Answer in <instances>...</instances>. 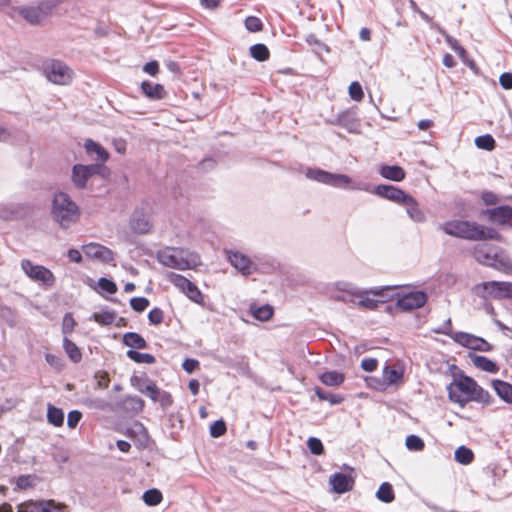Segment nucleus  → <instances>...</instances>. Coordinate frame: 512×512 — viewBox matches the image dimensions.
Instances as JSON below:
<instances>
[{"mask_svg":"<svg viewBox=\"0 0 512 512\" xmlns=\"http://www.w3.org/2000/svg\"><path fill=\"white\" fill-rule=\"evenodd\" d=\"M446 389L449 400L462 408L469 402H477L484 405H490L493 402L489 392L462 371L453 374V380L447 385Z\"/></svg>","mask_w":512,"mask_h":512,"instance_id":"f257e3e1","label":"nucleus"},{"mask_svg":"<svg viewBox=\"0 0 512 512\" xmlns=\"http://www.w3.org/2000/svg\"><path fill=\"white\" fill-rule=\"evenodd\" d=\"M445 234L471 241L500 240L501 235L494 228L466 220H450L439 224Z\"/></svg>","mask_w":512,"mask_h":512,"instance_id":"f03ea898","label":"nucleus"},{"mask_svg":"<svg viewBox=\"0 0 512 512\" xmlns=\"http://www.w3.org/2000/svg\"><path fill=\"white\" fill-rule=\"evenodd\" d=\"M305 175L310 180L335 188L371 192V185L369 183L354 181L351 177L345 174L331 173L319 168H308Z\"/></svg>","mask_w":512,"mask_h":512,"instance_id":"7ed1b4c3","label":"nucleus"},{"mask_svg":"<svg viewBox=\"0 0 512 512\" xmlns=\"http://www.w3.org/2000/svg\"><path fill=\"white\" fill-rule=\"evenodd\" d=\"M51 216L62 229H67L79 220L80 209L67 193L58 192L52 200Z\"/></svg>","mask_w":512,"mask_h":512,"instance_id":"20e7f679","label":"nucleus"},{"mask_svg":"<svg viewBox=\"0 0 512 512\" xmlns=\"http://www.w3.org/2000/svg\"><path fill=\"white\" fill-rule=\"evenodd\" d=\"M473 255L476 261L482 265H486L505 272L512 273V261L506 252L494 245L480 243L474 246Z\"/></svg>","mask_w":512,"mask_h":512,"instance_id":"39448f33","label":"nucleus"},{"mask_svg":"<svg viewBox=\"0 0 512 512\" xmlns=\"http://www.w3.org/2000/svg\"><path fill=\"white\" fill-rule=\"evenodd\" d=\"M157 260L162 265L177 270L194 269L201 264L198 254L171 247L158 251Z\"/></svg>","mask_w":512,"mask_h":512,"instance_id":"423d86ee","label":"nucleus"},{"mask_svg":"<svg viewBox=\"0 0 512 512\" xmlns=\"http://www.w3.org/2000/svg\"><path fill=\"white\" fill-rule=\"evenodd\" d=\"M56 6L57 3L54 0H41L30 5H24L20 11V17L30 25L41 26L47 22Z\"/></svg>","mask_w":512,"mask_h":512,"instance_id":"0eeeda50","label":"nucleus"},{"mask_svg":"<svg viewBox=\"0 0 512 512\" xmlns=\"http://www.w3.org/2000/svg\"><path fill=\"white\" fill-rule=\"evenodd\" d=\"M435 333L450 336L458 344L472 350L488 352L492 346L485 339L474 336L466 332H453L451 328V319H447L445 324L434 330Z\"/></svg>","mask_w":512,"mask_h":512,"instance_id":"6e6552de","label":"nucleus"},{"mask_svg":"<svg viewBox=\"0 0 512 512\" xmlns=\"http://www.w3.org/2000/svg\"><path fill=\"white\" fill-rule=\"evenodd\" d=\"M47 80L56 85H69L73 78V70L64 62L56 59L47 60L42 65Z\"/></svg>","mask_w":512,"mask_h":512,"instance_id":"1a4fd4ad","label":"nucleus"},{"mask_svg":"<svg viewBox=\"0 0 512 512\" xmlns=\"http://www.w3.org/2000/svg\"><path fill=\"white\" fill-rule=\"evenodd\" d=\"M21 269L27 277L35 282L48 287L53 286L55 283V277L48 268L34 264L28 259H23L21 261Z\"/></svg>","mask_w":512,"mask_h":512,"instance_id":"9d476101","label":"nucleus"},{"mask_svg":"<svg viewBox=\"0 0 512 512\" xmlns=\"http://www.w3.org/2000/svg\"><path fill=\"white\" fill-rule=\"evenodd\" d=\"M168 280L177 287L182 293H184L191 301L201 304L203 302V295L199 288L188 280L186 277L176 274L169 273L167 276Z\"/></svg>","mask_w":512,"mask_h":512,"instance_id":"9b49d317","label":"nucleus"},{"mask_svg":"<svg viewBox=\"0 0 512 512\" xmlns=\"http://www.w3.org/2000/svg\"><path fill=\"white\" fill-rule=\"evenodd\" d=\"M332 125H338L346 129L349 133H361V121L358 117L357 108H349L340 113L335 119L329 121Z\"/></svg>","mask_w":512,"mask_h":512,"instance_id":"f8f14e48","label":"nucleus"},{"mask_svg":"<svg viewBox=\"0 0 512 512\" xmlns=\"http://www.w3.org/2000/svg\"><path fill=\"white\" fill-rule=\"evenodd\" d=\"M229 263L243 276H250L258 271L257 264L247 255L239 251H226Z\"/></svg>","mask_w":512,"mask_h":512,"instance_id":"ddd939ff","label":"nucleus"},{"mask_svg":"<svg viewBox=\"0 0 512 512\" xmlns=\"http://www.w3.org/2000/svg\"><path fill=\"white\" fill-rule=\"evenodd\" d=\"M483 297H492L495 299L509 298L512 299V283L490 281L481 284Z\"/></svg>","mask_w":512,"mask_h":512,"instance_id":"4468645a","label":"nucleus"},{"mask_svg":"<svg viewBox=\"0 0 512 512\" xmlns=\"http://www.w3.org/2000/svg\"><path fill=\"white\" fill-rule=\"evenodd\" d=\"M101 170V165L99 164H90V165H82L76 164L72 168V182L73 184L79 188H85L87 181L95 174H98Z\"/></svg>","mask_w":512,"mask_h":512,"instance_id":"2eb2a0df","label":"nucleus"},{"mask_svg":"<svg viewBox=\"0 0 512 512\" xmlns=\"http://www.w3.org/2000/svg\"><path fill=\"white\" fill-rule=\"evenodd\" d=\"M428 300L424 291H412L398 298L397 307L402 311H412L423 307Z\"/></svg>","mask_w":512,"mask_h":512,"instance_id":"dca6fc26","label":"nucleus"},{"mask_svg":"<svg viewBox=\"0 0 512 512\" xmlns=\"http://www.w3.org/2000/svg\"><path fill=\"white\" fill-rule=\"evenodd\" d=\"M379 197L387 199L389 201L395 202L397 204L402 205L410 194H407L400 188H397L393 185L381 184L377 185L374 188L371 187V192Z\"/></svg>","mask_w":512,"mask_h":512,"instance_id":"f3484780","label":"nucleus"},{"mask_svg":"<svg viewBox=\"0 0 512 512\" xmlns=\"http://www.w3.org/2000/svg\"><path fill=\"white\" fill-rule=\"evenodd\" d=\"M485 215L488 220L498 226L512 228V207L501 205L495 208L487 209Z\"/></svg>","mask_w":512,"mask_h":512,"instance_id":"a211bd4d","label":"nucleus"},{"mask_svg":"<svg viewBox=\"0 0 512 512\" xmlns=\"http://www.w3.org/2000/svg\"><path fill=\"white\" fill-rule=\"evenodd\" d=\"M83 252L89 258L96 259L101 261L102 263H110L114 260V252L109 248L97 244L90 243L83 246Z\"/></svg>","mask_w":512,"mask_h":512,"instance_id":"6ab92c4d","label":"nucleus"},{"mask_svg":"<svg viewBox=\"0 0 512 512\" xmlns=\"http://www.w3.org/2000/svg\"><path fill=\"white\" fill-rule=\"evenodd\" d=\"M391 290H393V287H390V286L374 288V289H370L369 291L364 290L366 293L363 294L362 297H359L360 300L356 301V306H358L360 308H364V309L375 310L378 308L380 301L376 300L374 298L368 297V294H373L375 296H380V297H386L387 292H389Z\"/></svg>","mask_w":512,"mask_h":512,"instance_id":"aec40b11","label":"nucleus"},{"mask_svg":"<svg viewBox=\"0 0 512 512\" xmlns=\"http://www.w3.org/2000/svg\"><path fill=\"white\" fill-rule=\"evenodd\" d=\"M131 384L140 393L145 394L152 401L155 400V395L157 394L159 388L152 380L146 377L132 376Z\"/></svg>","mask_w":512,"mask_h":512,"instance_id":"412c9836","label":"nucleus"},{"mask_svg":"<svg viewBox=\"0 0 512 512\" xmlns=\"http://www.w3.org/2000/svg\"><path fill=\"white\" fill-rule=\"evenodd\" d=\"M131 229L139 234H145L149 232L151 225L147 215L142 209H136L130 220Z\"/></svg>","mask_w":512,"mask_h":512,"instance_id":"4be33fe9","label":"nucleus"},{"mask_svg":"<svg viewBox=\"0 0 512 512\" xmlns=\"http://www.w3.org/2000/svg\"><path fill=\"white\" fill-rule=\"evenodd\" d=\"M330 484L335 493L342 494L352 489L354 481L344 473H335L330 477Z\"/></svg>","mask_w":512,"mask_h":512,"instance_id":"5701e85b","label":"nucleus"},{"mask_svg":"<svg viewBox=\"0 0 512 512\" xmlns=\"http://www.w3.org/2000/svg\"><path fill=\"white\" fill-rule=\"evenodd\" d=\"M491 387L497 396L507 404H512V384L500 379L491 381Z\"/></svg>","mask_w":512,"mask_h":512,"instance_id":"b1692460","label":"nucleus"},{"mask_svg":"<svg viewBox=\"0 0 512 512\" xmlns=\"http://www.w3.org/2000/svg\"><path fill=\"white\" fill-rule=\"evenodd\" d=\"M142 93L151 100H161L166 97V91L161 84H155L150 81L141 83Z\"/></svg>","mask_w":512,"mask_h":512,"instance_id":"393cba45","label":"nucleus"},{"mask_svg":"<svg viewBox=\"0 0 512 512\" xmlns=\"http://www.w3.org/2000/svg\"><path fill=\"white\" fill-rule=\"evenodd\" d=\"M406 208V212L411 220L417 223L426 221L424 212L419 208L418 202L411 195L408 196L407 201L402 204Z\"/></svg>","mask_w":512,"mask_h":512,"instance_id":"a878e982","label":"nucleus"},{"mask_svg":"<svg viewBox=\"0 0 512 512\" xmlns=\"http://www.w3.org/2000/svg\"><path fill=\"white\" fill-rule=\"evenodd\" d=\"M84 148L89 155H95V160L104 163L109 158L108 152L97 142L87 139Z\"/></svg>","mask_w":512,"mask_h":512,"instance_id":"bb28decb","label":"nucleus"},{"mask_svg":"<svg viewBox=\"0 0 512 512\" xmlns=\"http://www.w3.org/2000/svg\"><path fill=\"white\" fill-rule=\"evenodd\" d=\"M404 371L396 366L386 365L383 368V379L388 385H398L403 380Z\"/></svg>","mask_w":512,"mask_h":512,"instance_id":"cd10ccee","label":"nucleus"},{"mask_svg":"<svg viewBox=\"0 0 512 512\" xmlns=\"http://www.w3.org/2000/svg\"><path fill=\"white\" fill-rule=\"evenodd\" d=\"M380 175L388 180L399 182L405 178V171L398 165H383L380 168Z\"/></svg>","mask_w":512,"mask_h":512,"instance_id":"c85d7f7f","label":"nucleus"},{"mask_svg":"<svg viewBox=\"0 0 512 512\" xmlns=\"http://www.w3.org/2000/svg\"><path fill=\"white\" fill-rule=\"evenodd\" d=\"M471 360L474 366L482 371L489 373H497L499 371L498 365L485 356L472 355Z\"/></svg>","mask_w":512,"mask_h":512,"instance_id":"c756f323","label":"nucleus"},{"mask_svg":"<svg viewBox=\"0 0 512 512\" xmlns=\"http://www.w3.org/2000/svg\"><path fill=\"white\" fill-rule=\"evenodd\" d=\"M124 345L134 349H145L147 348L146 340L136 332H127L123 335Z\"/></svg>","mask_w":512,"mask_h":512,"instance_id":"7c9ffc66","label":"nucleus"},{"mask_svg":"<svg viewBox=\"0 0 512 512\" xmlns=\"http://www.w3.org/2000/svg\"><path fill=\"white\" fill-rule=\"evenodd\" d=\"M335 288L339 293H346L351 297H362L366 292L351 282L339 281L335 283Z\"/></svg>","mask_w":512,"mask_h":512,"instance_id":"2f4dec72","label":"nucleus"},{"mask_svg":"<svg viewBox=\"0 0 512 512\" xmlns=\"http://www.w3.org/2000/svg\"><path fill=\"white\" fill-rule=\"evenodd\" d=\"M47 421L55 427H60L64 423V412L62 409L48 404L47 407Z\"/></svg>","mask_w":512,"mask_h":512,"instance_id":"473e14b6","label":"nucleus"},{"mask_svg":"<svg viewBox=\"0 0 512 512\" xmlns=\"http://www.w3.org/2000/svg\"><path fill=\"white\" fill-rule=\"evenodd\" d=\"M344 374L337 371L324 372L320 376V380L327 386H339L344 382Z\"/></svg>","mask_w":512,"mask_h":512,"instance_id":"72a5a7b5","label":"nucleus"},{"mask_svg":"<svg viewBox=\"0 0 512 512\" xmlns=\"http://www.w3.org/2000/svg\"><path fill=\"white\" fill-rule=\"evenodd\" d=\"M63 348L67 353L68 357L74 362L78 363L82 359V354L78 346L72 342L70 339L65 337L63 339Z\"/></svg>","mask_w":512,"mask_h":512,"instance_id":"f704fd0d","label":"nucleus"},{"mask_svg":"<svg viewBox=\"0 0 512 512\" xmlns=\"http://www.w3.org/2000/svg\"><path fill=\"white\" fill-rule=\"evenodd\" d=\"M378 500L384 503H390L394 500V490L389 482H383L376 492Z\"/></svg>","mask_w":512,"mask_h":512,"instance_id":"c9c22d12","label":"nucleus"},{"mask_svg":"<svg viewBox=\"0 0 512 512\" xmlns=\"http://www.w3.org/2000/svg\"><path fill=\"white\" fill-rule=\"evenodd\" d=\"M455 460L463 465L470 464L474 459L473 451L465 446H460L454 453Z\"/></svg>","mask_w":512,"mask_h":512,"instance_id":"e433bc0d","label":"nucleus"},{"mask_svg":"<svg viewBox=\"0 0 512 512\" xmlns=\"http://www.w3.org/2000/svg\"><path fill=\"white\" fill-rule=\"evenodd\" d=\"M314 391L321 401H328L331 405L340 404L343 401V397L341 395L331 393L323 390L322 388L316 387Z\"/></svg>","mask_w":512,"mask_h":512,"instance_id":"4c0bfd02","label":"nucleus"},{"mask_svg":"<svg viewBox=\"0 0 512 512\" xmlns=\"http://www.w3.org/2000/svg\"><path fill=\"white\" fill-rule=\"evenodd\" d=\"M126 355L129 359L133 360L136 363L153 364L156 361L155 357L152 354L141 353L133 349L128 350L126 352Z\"/></svg>","mask_w":512,"mask_h":512,"instance_id":"58836bf2","label":"nucleus"},{"mask_svg":"<svg viewBox=\"0 0 512 512\" xmlns=\"http://www.w3.org/2000/svg\"><path fill=\"white\" fill-rule=\"evenodd\" d=\"M273 308L272 306L266 304L260 307H251V313L254 318L260 321H267L269 320L273 315Z\"/></svg>","mask_w":512,"mask_h":512,"instance_id":"ea45409f","label":"nucleus"},{"mask_svg":"<svg viewBox=\"0 0 512 512\" xmlns=\"http://www.w3.org/2000/svg\"><path fill=\"white\" fill-rule=\"evenodd\" d=\"M20 207L16 204H0V218L12 220L18 216Z\"/></svg>","mask_w":512,"mask_h":512,"instance_id":"a19ab883","label":"nucleus"},{"mask_svg":"<svg viewBox=\"0 0 512 512\" xmlns=\"http://www.w3.org/2000/svg\"><path fill=\"white\" fill-rule=\"evenodd\" d=\"M251 56L257 61H266L269 58V50L266 45L258 43L250 47Z\"/></svg>","mask_w":512,"mask_h":512,"instance_id":"79ce46f5","label":"nucleus"},{"mask_svg":"<svg viewBox=\"0 0 512 512\" xmlns=\"http://www.w3.org/2000/svg\"><path fill=\"white\" fill-rule=\"evenodd\" d=\"M143 501L149 506L158 505L162 501V493L158 489H149L143 493Z\"/></svg>","mask_w":512,"mask_h":512,"instance_id":"37998d69","label":"nucleus"},{"mask_svg":"<svg viewBox=\"0 0 512 512\" xmlns=\"http://www.w3.org/2000/svg\"><path fill=\"white\" fill-rule=\"evenodd\" d=\"M475 145L480 149L492 151L495 148L496 142L490 134H485L476 137Z\"/></svg>","mask_w":512,"mask_h":512,"instance_id":"c03bdc74","label":"nucleus"},{"mask_svg":"<svg viewBox=\"0 0 512 512\" xmlns=\"http://www.w3.org/2000/svg\"><path fill=\"white\" fill-rule=\"evenodd\" d=\"M116 318V313L111 311L96 312L93 319L102 325H111Z\"/></svg>","mask_w":512,"mask_h":512,"instance_id":"a18cd8bd","label":"nucleus"},{"mask_svg":"<svg viewBox=\"0 0 512 512\" xmlns=\"http://www.w3.org/2000/svg\"><path fill=\"white\" fill-rule=\"evenodd\" d=\"M405 445L411 451H421L425 446L424 441L417 435L407 436Z\"/></svg>","mask_w":512,"mask_h":512,"instance_id":"49530a36","label":"nucleus"},{"mask_svg":"<svg viewBox=\"0 0 512 512\" xmlns=\"http://www.w3.org/2000/svg\"><path fill=\"white\" fill-rule=\"evenodd\" d=\"M42 509H43L42 501H40V502L28 501V502L21 503L18 506L17 512H42Z\"/></svg>","mask_w":512,"mask_h":512,"instance_id":"de8ad7c7","label":"nucleus"},{"mask_svg":"<svg viewBox=\"0 0 512 512\" xmlns=\"http://www.w3.org/2000/svg\"><path fill=\"white\" fill-rule=\"evenodd\" d=\"M245 27L249 32H259L263 28L262 21L255 16H249L245 19Z\"/></svg>","mask_w":512,"mask_h":512,"instance_id":"09e8293b","label":"nucleus"},{"mask_svg":"<svg viewBox=\"0 0 512 512\" xmlns=\"http://www.w3.org/2000/svg\"><path fill=\"white\" fill-rule=\"evenodd\" d=\"M153 401L159 402L163 408H167L173 403L171 394L161 389L158 390Z\"/></svg>","mask_w":512,"mask_h":512,"instance_id":"8fccbe9b","label":"nucleus"},{"mask_svg":"<svg viewBox=\"0 0 512 512\" xmlns=\"http://www.w3.org/2000/svg\"><path fill=\"white\" fill-rule=\"evenodd\" d=\"M1 6H5V13L12 19H16L18 16L20 17V11L23 9V6H12L10 5V0H1Z\"/></svg>","mask_w":512,"mask_h":512,"instance_id":"3c124183","label":"nucleus"},{"mask_svg":"<svg viewBox=\"0 0 512 512\" xmlns=\"http://www.w3.org/2000/svg\"><path fill=\"white\" fill-rule=\"evenodd\" d=\"M149 304V300L145 297H133L130 300V305L136 312H143L149 306Z\"/></svg>","mask_w":512,"mask_h":512,"instance_id":"603ef678","label":"nucleus"},{"mask_svg":"<svg viewBox=\"0 0 512 512\" xmlns=\"http://www.w3.org/2000/svg\"><path fill=\"white\" fill-rule=\"evenodd\" d=\"M307 446L310 452L314 455H321L324 452V447L321 440L316 437H310L307 440Z\"/></svg>","mask_w":512,"mask_h":512,"instance_id":"864d4df0","label":"nucleus"},{"mask_svg":"<svg viewBox=\"0 0 512 512\" xmlns=\"http://www.w3.org/2000/svg\"><path fill=\"white\" fill-rule=\"evenodd\" d=\"M348 92L350 97L355 101H361L364 97L362 87L357 81H354L349 85Z\"/></svg>","mask_w":512,"mask_h":512,"instance_id":"5fc2aeb1","label":"nucleus"},{"mask_svg":"<svg viewBox=\"0 0 512 512\" xmlns=\"http://www.w3.org/2000/svg\"><path fill=\"white\" fill-rule=\"evenodd\" d=\"M226 432V424L223 420H217L210 426V434L212 437L217 438Z\"/></svg>","mask_w":512,"mask_h":512,"instance_id":"6e6d98bb","label":"nucleus"},{"mask_svg":"<svg viewBox=\"0 0 512 512\" xmlns=\"http://www.w3.org/2000/svg\"><path fill=\"white\" fill-rule=\"evenodd\" d=\"M98 286L100 287V289H102L103 291H105L109 294H114L117 291L116 284L112 280H109L105 277H101L98 280Z\"/></svg>","mask_w":512,"mask_h":512,"instance_id":"4d7b16f0","label":"nucleus"},{"mask_svg":"<svg viewBox=\"0 0 512 512\" xmlns=\"http://www.w3.org/2000/svg\"><path fill=\"white\" fill-rule=\"evenodd\" d=\"M163 316V311L160 308L155 307L148 313V320L152 325H159L163 321Z\"/></svg>","mask_w":512,"mask_h":512,"instance_id":"13d9d810","label":"nucleus"},{"mask_svg":"<svg viewBox=\"0 0 512 512\" xmlns=\"http://www.w3.org/2000/svg\"><path fill=\"white\" fill-rule=\"evenodd\" d=\"M76 325V322L72 316V314L70 313H67L65 314L64 318H63V323H62V332L63 334H69L73 331L74 327Z\"/></svg>","mask_w":512,"mask_h":512,"instance_id":"bf43d9fd","label":"nucleus"},{"mask_svg":"<svg viewBox=\"0 0 512 512\" xmlns=\"http://www.w3.org/2000/svg\"><path fill=\"white\" fill-rule=\"evenodd\" d=\"M33 485V477L30 475H21L16 480V489L25 490Z\"/></svg>","mask_w":512,"mask_h":512,"instance_id":"052dcab7","label":"nucleus"},{"mask_svg":"<svg viewBox=\"0 0 512 512\" xmlns=\"http://www.w3.org/2000/svg\"><path fill=\"white\" fill-rule=\"evenodd\" d=\"M481 199L487 206L496 205L500 201L499 197L492 191L482 192Z\"/></svg>","mask_w":512,"mask_h":512,"instance_id":"680f3d73","label":"nucleus"},{"mask_svg":"<svg viewBox=\"0 0 512 512\" xmlns=\"http://www.w3.org/2000/svg\"><path fill=\"white\" fill-rule=\"evenodd\" d=\"M82 418V413L78 410H72L68 413L67 425L69 428H75Z\"/></svg>","mask_w":512,"mask_h":512,"instance_id":"e2e57ef3","label":"nucleus"},{"mask_svg":"<svg viewBox=\"0 0 512 512\" xmlns=\"http://www.w3.org/2000/svg\"><path fill=\"white\" fill-rule=\"evenodd\" d=\"M42 512H64V507L55 504L53 501H42Z\"/></svg>","mask_w":512,"mask_h":512,"instance_id":"0e129e2a","label":"nucleus"},{"mask_svg":"<svg viewBox=\"0 0 512 512\" xmlns=\"http://www.w3.org/2000/svg\"><path fill=\"white\" fill-rule=\"evenodd\" d=\"M95 378L97 379V385L99 388H107L110 382L109 376L106 372L98 371L95 374Z\"/></svg>","mask_w":512,"mask_h":512,"instance_id":"69168bd1","label":"nucleus"},{"mask_svg":"<svg viewBox=\"0 0 512 512\" xmlns=\"http://www.w3.org/2000/svg\"><path fill=\"white\" fill-rule=\"evenodd\" d=\"M378 361L375 358H364L361 362V367L367 372L376 370Z\"/></svg>","mask_w":512,"mask_h":512,"instance_id":"338daca9","label":"nucleus"},{"mask_svg":"<svg viewBox=\"0 0 512 512\" xmlns=\"http://www.w3.org/2000/svg\"><path fill=\"white\" fill-rule=\"evenodd\" d=\"M500 85L506 89H512V73L505 72L499 78Z\"/></svg>","mask_w":512,"mask_h":512,"instance_id":"774afa93","label":"nucleus"}]
</instances>
